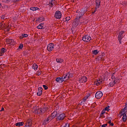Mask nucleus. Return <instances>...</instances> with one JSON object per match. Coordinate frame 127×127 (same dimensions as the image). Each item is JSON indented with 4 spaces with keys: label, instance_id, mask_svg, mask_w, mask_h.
Segmentation results:
<instances>
[{
    "label": "nucleus",
    "instance_id": "9b49d317",
    "mask_svg": "<svg viewBox=\"0 0 127 127\" xmlns=\"http://www.w3.org/2000/svg\"><path fill=\"white\" fill-rule=\"evenodd\" d=\"M120 115L121 116H123V117L122 118L123 121L124 123H126V122L127 121V114L124 113V114H123V113H122V112H121Z\"/></svg>",
    "mask_w": 127,
    "mask_h": 127
},
{
    "label": "nucleus",
    "instance_id": "9d476101",
    "mask_svg": "<svg viewBox=\"0 0 127 127\" xmlns=\"http://www.w3.org/2000/svg\"><path fill=\"white\" fill-rule=\"evenodd\" d=\"M66 118V116L63 113L59 115L58 117V120L59 121H63Z\"/></svg>",
    "mask_w": 127,
    "mask_h": 127
},
{
    "label": "nucleus",
    "instance_id": "c03bdc74",
    "mask_svg": "<svg viewBox=\"0 0 127 127\" xmlns=\"http://www.w3.org/2000/svg\"><path fill=\"white\" fill-rule=\"evenodd\" d=\"M100 117H101V118H105V116L104 115V114L102 115V116H101V114H100Z\"/></svg>",
    "mask_w": 127,
    "mask_h": 127
},
{
    "label": "nucleus",
    "instance_id": "a878e982",
    "mask_svg": "<svg viewBox=\"0 0 127 127\" xmlns=\"http://www.w3.org/2000/svg\"><path fill=\"white\" fill-rule=\"evenodd\" d=\"M56 61L58 63H62V62H63V60L61 59H57Z\"/></svg>",
    "mask_w": 127,
    "mask_h": 127
},
{
    "label": "nucleus",
    "instance_id": "37998d69",
    "mask_svg": "<svg viewBox=\"0 0 127 127\" xmlns=\"http://www.w3.org/2000/svg\"><path fill=\"white\" fill-rule=\"evenodd\" d=\"M19 0H13L14 2H16V1H18Z\"/></svg>",
    "mask_w": 127,
    "mask_h": 127
},
{
    "label": "nucleus",
    "instance_id": "4468645a",
    "mask_svg": "<svg viewBox=\"0 0 127 127\" xmlns=\"http://www.w3.org/2000/svg\"><path fill=\"white\" fill-rule=\"evenodd\" d=\"M83 15H84V13H83V12L79 11V13H78V14H77V16L76 18H75V19H78V18L80 19Z\"/></svg>",
    "mask_w": 127,
    "mask_h": 127
},
{
    "label": "nucleus",
    "instance_id": "de8ad7c7",
    "mask_svg": "<svg viewBox=\"0 0 127 127\" xmlns=\"http://www.w3.org/2000/svg\"><path fill=\"white\" fill-rule=\"evenodd\" d=\"M1 7V4L0 3V8Z\"/></svg>",
    "mask_w": 127,
    "mask_h": 127
},
{
    "label": "nucleus",
    "instance_id": "473e14b6",
    "mask_svg": "<svg viewBox=\"0 0 127 127\" xmlns=\"http://www.w3.org/2000/svg\"><path fill=\"white\" fill-rule=\"evenodd\" d=\"M64 75L61 78V83H62V82H63V81H64V79H65V78H64Z\"/></svg>",
    "mask_w": 127,
    "mask_h": 127
},
{
    "label": "nucleus",
    "instance_id": "f03ea898",
    "mask_svg": "<svg viewBox=\"0 0 127 127\" xmlns=\"http://www.w3.org/2000/svg\"><path fill=\"white\" fill-rule=\"evenodd\" d=\"M95 9L94 12H93V13H95L96 11H97L98 8L100 7V5H101V0H96L95 1Z\"/></svg>",
    "mask_w": 127,
    "mask_h": 127
},
{
    "label": "nucleus",
    "instance_id": "49530a36",
    "mask_svg": "<svg viewBox=\"0 0 127 127\" xmlns=\"http://www.w3.org/2000/svg\"><path fill=\"white\" fill-rule=\"evenodd\" d=\"M104 126H105V127H107V126H108V124H106L104 125Z\"/></svg>",
    "mask_w": 127,
    "mask_h": 127
},
{
    "label": "nucleus",
    "instance_id": "aec40b11",
    "mask_svg": "<svg viewBox=\"0 0 127 127\" xmlns=\"http://www.w3.org/2000/svg\"><path fill=\"white\" fill-rule=\"evenodd\" d=\"M4 52H5V49L2 48L0 52V56H2Z\"/></svg>",
    "mask_w": 127,
    "mask_h": 127
},
{
    "label": "nucleus",
    "instance_id": "ea45409f",
    "mask_svg": "<svg viewBox=\"0 0 127 127\" xmlns=\"http://www.w3.org/2000/svg\"><path fill=\"white\" fill-rule=\"evenodd\" d=\"M1 19H5V16H4V15H2L1 17Z\"/></svg>",
    "mask_w": 127,
    "mask_h": 127
},
{
    "label": "nucleus",
    "instance_id": "4be33fe9",
    "mask_svg": "<svg viewBox=\"0 0 127 127\" xmlns=\"http://www.w3.org/2000/svg\"><path fill=\"white\" fill-rule=\"evenodd\" d=\"M43 23H41L37 26V28L38 29H42V28H43Z\"/></svg>",
    "mask_w": 127,
    "mask_h": 127
},
{
    "label": "nucleus",
    "instance_id": "a19ab883",
    "mask_svg": "<svg viewBox=\"0 0 127 127\" xmlns=\"http://www.w3.org/2000/svg\"><path fill=\"white\" fill-rule=\"evenodd\" d=\"M104 114H105V111H103L102 112V113H101V116H102L103 115H104Z\"/></svg>",
    "mask_w": 127,
    "mask_h": 127
},
{
    "label": "nucleus",
    "instance_id": "f257e3e1",
    "mask_svg": "<svg viewBox=\"0 0 127 127\" xmlns=\"http://www.w3.org/2000/svg\"><path fill=\"white\" fill-rule=\"evenodd\" d=\"M45 112H46V108H39L34 111L35 114H37V115H43Z\"/></svg>",
    "mask_w": 127,
    "mask_h": 127
},
{
    "label": "nucleus",
    "instance_id": "412c9836",
    "mask_svg": "<svg viewBox=\"0 0 127 127\" xmlns=\"http://www.w3.org/2000/svg\"><path fill=\"white\" fill-rule=\"evenodd\" d=\"M6 42H7V43H8V44H11V43H12V42H13V40L12 39H7L6 40Z\"/></svg>",
    "mask_w": 127,
    "mask_h": 127
},
{
    "label": "nucleus",
    "instance_id": "72a5a7b5",
    "mask_svg": "<svg viewBox=\"0 0 127 127\" xmlns=\"http://www.w3.org/2000/svg\"><path fill=\"white\" fill-rule=\"evenodd\" d=\"M43 87L45 89V90H47V89H48V87H47V86H46L45 85H43Z\"/></svg>",
    "mask_w": 127,
    "mask_h": 127
},
{
    "label": "nucleus",
    "instance_id": "2f4dec72",
    "mask_svg": "<svg viewBox=\"0 0 127 127\" xmlns=\"http://www.w3.org/2000/svg\"><path fill=\"white\" fill-rule=\"evenodd\" d=\"M23 35V37L24 38H26L28 36V35L26 34H22Z\"/></svg>",
    "mask_w": 127,
    "mask_h": 127
},
{
    "label": "nucleus",
    "instance_id": "c756f323",
    "mask_svg": "<svg viewBox=\"0 0 127 127\" xmlns=\"http://www.w3.org/2000/svg\"><path fill=\"white\" fill-rule=\"evenodd\" d=\"M25 127H31V123H27Z\"/></svg>",
    "mask_w": 127,
    "mask_h": 127
},
{
    "label": "nucleus",
    "instance_id": "f8f14e48",
    "mask_svg": "<svg viewBox=\"0 0 127 127\" xmlns=\"http://www.w3.org/2000/svg\"><path fill=\"white\" fill-rule=\"evenodd\" d=\"M42 87H40L38 89V92L37 93V96H41L42 95Z\"/></svg>",
    "mask_w": 127,
    "mask_h": 127
},
{
    "label": "nucleus",
    "instance_id": "2eb2a0df",
    "mask_svg": "<svg viewBox=\"0 0 127 127\" xmlns=\"http://www.w3.org/2000/svg\"><path fill=\"white\" fill-rule=\"evenodd\" d=\"M103 79H100L99 80L95 82V84L97 85V86H99V85H101L103 84Z\"/></svg>",
    "mask_w": 127,
    "mask_h": 127
},
{
    "label": "nucleus",
    "instance_id": "6ab92c4d",
    "mask_svg": "<svg viewBox=\"0 0 127 127\" xmlns=\"http://www.w3.org/2000/svg\"><path fill=\"white\" fill-rule=\"evenodd\" d=\"M37 68H38V65L36 64H33V69L36 71Z\"/></svg>",
    "mask_w": 127,
    "mask_h": 127
},
{
    "label": "nucleus",
    "instance_id": "f704fd0d",
    "mask_svg": "<svg viewBox=\"0 0 127 127\" xmlns=\"http://www.w3.org/2000/svg\"><path fill=\"white\" fill-rule=\"evenodd\" d=\"M108 124H109L110 126H111V127H113L114 126V123H112V122H111V121L108 122Z\"/></svg>",
    "mask_w": 127,
    "mask_h": 127
},
{
    "label": "nucleus",
    "instance_id": "cd10ccee",
    "mask_svg": "<svg viewBox=\"0 0 127 127\" xmlns=\"http://www.w3.org/2000/svg\"><path fill=\"white\" fill-rule=\"evenodd\" d=\"M92 53L94 54V55H97L98 53H99V51H98V50H96L92 51Z\"/></svg>",
    "mask_w": 127,
    "mask_h": 127
},
{
    "label": "nucleus",
    "instance_id": "20e7f679",
    "mask_svg": "<svg viewBox=\"0 0 127 127\" xmlns=\"http://www.w3.org/2000/svg\"><path fill=\"white\" fill-rule=\"evenodd\" d=\"M92 40V38L90 36L86 35L83 37L82 40L85 42H89L90 40Z\"/></svg>",
    "mask_w": 127,
    "mask_h": 127
},
{
    "label": "nucleus",
    "instance_id": "bb28decb",
    "mask_svg": "<svg viewBox=\"0 0 127 127\" xmlns=\"http://www.w3.org/2000/svg\"><path fill=\"white\" fill-rule=\"evenodd\" d=\"M43 20H44V18H43V17H40L38 18L37 21H39V22H41V21H43Z\"/></svg>",
    "mask_w": 127,
    "mask_h": 127
},
{
    "label": "nucleus",
    "instance_id": "423d86ee",
    "mask_svg": "<svg viewBox=\"0 0 127 127\" xmlns=\"http://www.w3.org/2000/svg\"><path fill=\"white\" fill-rule=\"evenodd\" d=\"M52 120H53V118L50 115L44 121V124H45V125L49 124V123H50V122H51Z\"/></svg>",
    "mask_w": 127,
    "mask_h": 127
},
{
    "label": "nucleus",
    "instance_id": "6e6552de",
    "mask_svg": "<svg viewBox=\"0 0 127 127\" xmlns=\"http://www.w3.org/2000/svg\"><path fill=\"white\" fill-rule=\"evenodd\" d=\"M103 97V93L101 91H97L95 94L96 99H101Z\"/></svg>",
    "mask_w": 127,
    "mask_h": 127
},
{
    "label": "nucleus",
    "instance_id": "7ed1b4c3",
    "mask_svg": "<svg viewBox=\"0 0 127 127\" xmlns=\"http://www.w3.org/2000/svg\"><path fill=\"white\" fill-rule=\"evenodd\" d=\"M55 17L57 18V19H60L61 17H62V14L60 11H57L55 14Z\"/></svg>",
    "mask_w": 127,
    "mask_h": 127
},
{
    "label": "nucleus",
    "instance_id": "a18cd8bd",
    "mask_svg": "<svg viewBox=\"0 0 127 127\" xmlns=\"http://www.w3.org/2000/svg\"><path fill=\"white\" fill-rule=\"evenodd\" d=\"M102 127H106V125H103L101 126Z\"/></svg>",
    "mask_w": 127,
    "mask_h": 127
},
{
    "label": "nucleus",
    "instance_id": "b1692460",
    "mask_svg": "<svg viewBox=\"0 0 127 127\" xmlns=\"http://www.w3.org/2000/svg\"><path fill=\"white\" fill-rule=\"evenodd\" d=\"M31 10H33V11H35V10H37V9H38V7H31L30 8Z\"/></svg>",
    "mask_w": 127,
    "mask_h": 127
},
{
    "label": "nucleus",
    "instance_id": "393cba45",
    "mask_svg": "<svg viewBox=\"0 0 127 127\" xmlns=\"http://www.w3.org/2000/svg\"><path fill=\"white\" fill-rule=\"evenodd\" d=\"M115 84H116V82L115 80L110 83V85L111 87H114L115 86Z\"/></svg>",
    "mask_w": 127,
    "mask_h": 127
},
{
    "label": "nucleus",
    "instance_id": "79ce46f5",
    "mask_svg": "<svg viewBox=\"0 0 127 127\" xmlns=\"http://www.w3.org/2000/svg\"><path fill=\"white\" fill-rule=\"evenodd\" d=\"M2 111H4V108L2 107L1 110L0 111V112H2Z\"/></svg>",
    "mask_w": 127,
    "mask_h": 127
},
{
    "label": "nucleus",
    "instance_id": "c85d7f7f",
    "mask_svg": "<svg viewBox=\"0 0 127 127\" xmlns=\"http://www.w3.org/2000/svg\"><path fill=\"white\" fill-rule=\"evenodd\" d=\"M70 20V16L66 17L64 19V21H69Z\"/></svg>",
    "mask_w": 127,
    "mask_h": 127
},
{
    "label": "nucleus",
    "instance_id": "ddd939ff",
    "mask_svg": "<svg viewBox=\"0 0 127 127\" xmlns=\"http://www.w3.org/2000/svg\"><path fill=\"white\" fill-rule=\"evenodd\" d=\"M80 82L81 83H86L87 82V77L86 76H82L80 79Z\"/></svg>",
    "mask_w": 127,
    "mask_h": 127
},
{
    "label": "nucleus",
    "instance_id": "e433bc0d",
    "mask_svg": "<svg viewBox=\"0 0 127 127\" xmlns=\"http://www.w3.org/2000/svg\"><path fill=\"white\" fill-rule=\"evenodd\" d=\"M3 25L0 23V29H1L3 27Z\"/></svg>",
    "mask_w": 127,
    "mask_h": 127
},
{
    "label": "nucleus",
    "instance_id": "09e8293b",
    "mask_svg": "<svg viewBox=\"0 0 127 127\" xmlns=\"http://www.w3.org/2000/svg\"><path fill=\"white\" fill-rule=\"evenodd\" d=\"M84 101H86V99H84Z\"/></svg>",
    "mask_w": 127,
    "mask_h": 127
},
{
    "label": "nucleus",
    "instance_id": "0eeeda50",
    "mask_svg": "<svg viewBox=\"0 0 127 127\" xmlns=\"http://www.w3.org/2000/svg\"><path fill=\"white\" fill-rule=\"evenodd\" d=\"M73 74L72 73H70V72H67L66 74H64V79L65 80H69V79H71Z\"/></svg>",
    "mask_w": 127,
    "mask_h": 127
},
{
    "label": "nucleus",
    "instance_id": "39448f33",
    "mask_svg": "<svg viewBox=\"0 0 127 127\" xmlns=\"http://www.w3.org/2000/svg\"><path fill=\"white\" fill-rule=\"evenodd\" d=\"M125 33V31H122L120 32L119 35L118 36V40L119 42V43L121 44L122 43V40L123 39L124 36H123V34Z\"/></svg>",
    "mask_w": 127,
    "mask_h": 127
},
{
    "label": "nucleus",
    "instance_id": "a211bd4d",
    "mask_svg": "<svg viewBox=\"0 0 127 127\" xmlns=\"http://www.w3.org/2000/svg\"><path fill=\"white\" fill-rule=\"evenodd\" d=\"M56 116H57V112H54L51 115L53 119H54Z\"/></svg>",
    "mask_w": 127,
    "mask_h": 127
},
{
    "label": "nucleus",
    "instance_id": "7c9ffc66",
    "mask_svg": "<svg viewBox=\"0 0 127 127\" xmlns=\"http://www.w3.org/2000/svg\"><path fill=\"white\" fill-rule=\"evenodd\" d=\"M56 81L57 82H60V81H61V77H57L56 79Z\"/></svg>",
    "mask_w": 127,
    "mask_h": 127
},
{
    "label": "nucleus",
    "instance_id": "5701e85b",
    "mask_svg": "<svg viewBox=\"0 0 127 127\" xmlns=\"http://www.w3.org/2000/svg\"><path fill=\"white\" fill-rule=\"evenodd\" d=\"M55 3V0H52L49 5L50 6H53V4Z\"/></svg>",
    "mask_w": 127,
    "mask_h": 127
},
{
    "label": "nucleus",
    "instance_id": "4c0bfd02",
    "mask_svg": "<svg viewBox=\"0 0 127 127\" xmlns=\"http://www.w3.org/2000/svg\"><path fill=\"white\" fill-rule=\"evenodd\" d=\"M109 109H110V106H108L105 109V111H109Z\"/></svg>",
    "mask_w": 127,
    "mask_h": 127
},
{
    "label": "nucleus",
    "instance_id": "58836bf2",
    "mask_svg": "<svg viewBox=\"0 0 127 127\" xmlns=\"http://www.w3.org/2000/svg\"><path fill=\"white\" fill-rule=\"evenodd\" d=\"M19 38H20V39H23V35L22 34L21 35H20V36H19Z\"/></svg>",
    "mask_w": 127,
    "mask_h": 127
},
{
    "label": "nucleus",
    "instance_id": "f3484780",
    "mask_svg": "<svg viewBox=\"0 0 127 127\" xmlns=\"http://www.w3.org/2000/svg\"><path fill=\"white\" fill-rule=\"evenodd\" d=\"M16 127H21L24 125V123L23 122H18L16 123L15 124Z\"/></svg>",
    "mask_w": 127,
    "mask_h": 127
},
{
    "label": "nucleus",
    "instance_id": "c9c22d12",
    "mask_svg": "<svg viewBox=\"0 0 127 127\" xmlns=\"http://www.w3.org/2000/svg\"><path fill=\"white\" fill-rule=\"evenodd\" d=\"M23 47V45L20 44V46H19V49H22Z\"/></svg>",
    "mask_w": 127,
    "mask_h": 127
},
{
    "label": "nucleus",
    "instance_id": "1a4fd4ad",
    "mask_svg": "<svg viewBox=\"0 0 127 127\" xmlns=\"http://www.w3.org/2000/svg\"><path fill=\"white\" fill-rule=\"evenodd\" d=\"M54 49V44L53 43H51L49 44L47 46V50L48 51L51 52L52 50Z\"/></svg>",
    "mask_w": 127,
    "mask_h": 127
},
{
    "label": "nucleus",
    "instance_id": "dca6fc26",
    "mask_svg": "<svg viewBox=\"0 0 127 127\" xmlns=\"http://www.w3.org/2000/svg\"><path fill=\"white\" fill-rule=\"evenodd\" d=\"M126 107H125L124 109H122L121 111V113H122V115H124V114H126L127 112V105H125Z\"/></svg>",
    "mask_w": 127,
    "mask_h": 127
}]
</instances>
